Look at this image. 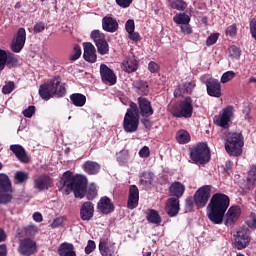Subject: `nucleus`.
Returning <instances> with one entry per match:
<instances>
[{
    "label": "nucleus",
    "mask_w": 256,
    "mask_h": 256,
    "mask_svg": "<svg viewBox=\"0 0 256 256\" xmlns=\"http://www.w3.org/2000/svg\"><path fill=\"white\" fill-rule=\"evenodd\" d=\"M59 183L61 185L60 191L64 195H69L73 191L74 197L77 199H83L86 195L88 201H93L97 197L96 188L90 187L87 191V178L83 175L76 174L74 176L73 172L68 170L63 173Z\"/></svg>",
    "instance_id": "1"
},
{
    "label": "nucleus",
    "mask_w": 256,
    "mask_h": 256,
    "mask_svg": "<svg viewBox=\"0 0 256 256\" xmlns=\"http://www.w3.org/2000/svg\"><path fill=\"white\" fill-rule=\"evenodd\" d=\"M231 203V199L229 196L222 193H216L212 196L209 202V213L208 219L214 225H221L223 223V219H225V213H227V209H229V205Z\"/></svg>",
    "instance_id": "2"
},
{
    "label": "nucleus",
    "mask_w": 256,
    "mask_h": 256,
    "mask_svg": "<svg viewBox=\"0 0 256 256\" xmlns=\"http://www.w3.org/2000/svg\"><path fill=\"white\" fill-rule=\"evenodd\" d=\"M224 141L225 151L230 157H239V155H243L245 138L241 132L226 131L224 133Z\"/></svg>",
    "instance_id": "3"
},
{
    "label": "nucleus",
    "mask_w": 256,
    "mask_h": 256,
    "mask_svg": "<svg viewBox=\"0 0 256 256\" xmlns=\"http://www.w3.org/2000/svg\"><path fill=\"white\" fill-rule=\"evenodd\" d=\"M171 115L177 119H191L193 117V98L186 96L172 108Z\"/></svg>",
    "instance_id": "4"
},
{
    "label": "nucleus",
    "mask_w": 256,
    "mask_h": 256,
    "mask_svg": "<svg viewBox=\"0 0 256 256\" xmlns=\"http://www.w3.org/2000/svg\"><path fill=\"white\" fill-rule=\"evenodd\" d=\"M129 109H131L138 117H151L155 110L153 109V105L149 99L140 96L137 99V103L130 102Z\"/></svg>",
    "instance_id": "5"
},
{
    "label": "nucleus",
    "mask_w": 256,
    "mask_h": 256,
    "mask_svg": "<svg viewBox=\"0 0 256 256\" xmlns=\"http://www.w3.org/2000/svg\"><path fill=\"white\" fill-rule=\"evenodd\" d=\"M190 158L192 161H195V163H200V165L209 163V161H211V152L207 143L202 142L193 147L190 152Z\"/></svg>",
    "instance_id": "6"
},
{
    "label": "nucleus",
    "mask_w": 256,
    "mask_h": 256,
    "mask_svg": "<svg viewBox=\"0 0 256 256\" xmlns=\"http://www.w3.org/2000/svg\"><path fill=\"white\" fill-rule=\"evenodd\" d=\"M13 187L7 174H0V204L7 205L13 201Z\"/></svg>",
    "instance_id": "7"
},
{
    "label": "nucleus",
    "mask_w": 256,
    "mask_h": 256,
    "mask_svg": "<svg viewBox=\"0 0 256 256\" xmlns=\"http://www.w3.org/2000/svg\"><path fill=\"white\" fill-rule=\"evenodd\" d=\"M140 117L131 108H128L123 119V129L125 133H137L139 131Z\"/></svg>",
    "instance_id": "8"
},
{
    "label": "nucleus",
    "mask_w": 256,
    "mask_h": 256,
    "mask_svg": "<svg viewBox=\"0 0 256 256\" xmlns=\"http://www.w3.org/2000/svg\"><path fill=\"white\" fill-rule=\"evenodd\" d=\"M90 38L95 43L99 55H109V43L105 39V34L99 30H93Z\"/></svg>",
    "instance_id": "9"
},
{
    "label": "nucleus",
    "mask_w": 256,
    "mask_h": 256,
    "mask_svg": "<svg viewBox=\"0 0 256 256\" xmlns=\"http://www.w3.org/2000/svg\"><path fill=\"white\" fill-rule=\"evenodd\" d=\"M211 199V186L204 185L200 187L194 194V202L197 209H203Z\"/></svg>",
    "instance_id": "10"
},
{
    "label": "nucleus",
    "mask_w": 256,
    "mask_h": 256,
    "mask_svg": "<svg viewBox=\"0 0 256 256\" xmlns=\"http://www.w3.org/2000/svg\"><path fill=\"white\" fill-rule=\"evenodd\" d=\"M235 115V108L233 106H227L223 109L221 115L214 117V123L222 129H229V123H231Z\"/></svg>",
    "instance_id": "11"
},
{
    "label": "nucleus",
    "mask_w": 256,
    "mask_h": 256,
    "mask_svg": "<svg viewBox=\"0 0 256 256\" xmlns=\"http://www.w3.org/2000/svg\"><path fill=\"white\" fill-rule=\"evenodd\" d=\"M37 251V243L31 238L19 240L18 253L23 256H31Z\"/></svg>",
    "instance_id": "12"
},
{
    "label": "nucleus",
    "mask_w": 256,
    "mask_h": 256,
    "mask_svg": "<svg viewBox=\"0 0 256 256\" xmlns=\"http://www.w3.org/2000/svg\"><path fill=\"white\" fill-rule=\"evenodd\" d=\"M25 41H27V32L25 28H19L14 40L11 43V51L13 53H21L25 47Z\"/></svg>",
    "instance_id": "13"
},
{
    "label": "nucleus",
    "mask_w": 256,
    "mask_h": 256,
    "mask_svg": "<svg viewBox=\"0 0 256 256\" xmlns=\"http://www.w3.org/2000/svg\"><path fill=\"white\" fill-rule=\"evenodd\" d=\"M234 245L238 249V251H241L243 249H246L249 247V243H251V237L249 236V230L242 229L239 230L234 236Z\"/></svg>",
    "instance_id": "14"
},
{
    "label": "nucleus",
    "mask_w": 256,
    "mask_h": 256,
    "mask_svg": "<svg viewBox=\"0 0 256 256\" xmlns=\"http://www.w3.org/2000/svg\"><path fill=\"white\" fill-rule=\"evenodd\" d=\"M100 77L102 83L106 85H115L117 83V75H115V72L111 68L107 67V64L100 65Z\"/></svg>",
    "instance_id": "15"
},
{
    "label": "nucleus",
    "mask_w": 256,
    "mask_h": 256,
    "mask_svg": "<svg viewBox=\"0 0 256 256\" xmlns=\"http://www.w3.org/2000/svg\"><path fill=\"white\" fill-rule=\"evenodd\" d=\"M53 187V178L47 174H41L34 180V189L38 191H48Z\"/></svg>",
    "instance_id": "16"
},
{
    "label": "nucleus",
    "mask_w": 256,
    "mask_h": 256,
    "mask_svg": "<svg viewBox=\"0 0 256 256\" xmlns=\"http://www.w3.org/2000/svg\"><path fill=\"white\" fill-rule=\"evenodd\" d=\"M206 91L209 97L219 98L223 93L221 92V82L215 78H209L206 80Z\"/></svg>",
    "instance_id": "17"
},
{
    "label": "nucleus",
    "mask_w": 256,
    "mask_h": 256,
    "mask_svg": "<svg viewBox=\"0 0 256 256\" xmlns=\"http://www.w3.org/2000/svg\"><path fill=\"white\" fill-rule=\"evenodd\" d=\"M83 59L87 63H97V49L91 42H84L83 44Z\"/></svg>",
    "instance_id": "18"
},
{
    "label": "nucleus",
    "mask_w": 256,
    "mask_h": 256,
    "mask_svg": "<svg viewBox=\"0 0 256 256\" xmlns=\"http://www.w3.org/2000/svg\"><path fill=\"white\" fill-rule=\"evenodd\" d=\"M39 96L44 101H49V99H53L55 97L53 90V79L48 80L44 84H41L38 90Z\"/></svg>",
    "instance_id": "19"
},
{
    "label": "nucleus",
    "mask_w": 256,
    "mask_h": 256,
    "mask_svg": "<svg viewBox=\"0 0 256 256\" xmlns=\"http://www.w3.org/2000/svg\"><path fill=\"white\" fill-rule=\"evenodd\" d=\"M186 187L185 184L181 183L180 181H174L168 188V192L170 198L172 199H181L183 195H185Z\"/></svg>",
    "instance_id": "20"
},
{
    "label": "nucleus",
    "mask_w": 256,
    "mask_h": 256,
    "mask_svg": "<svg viewBox=\"0 0 256 256\" xmlns=\"http://www.w3.org/2000/svg\"><path fill=\"white\" fill-rule=\"evenodd\" d=\"M95 215V206L92 202H84L80 207V219L82 221H91Z\"/></svg>",
    "instance_id": "21"
},
{
    "label": "nucleus",
    "mask_w": 256,
    "mask_h": 256,
    "mask_svg": "<svg viewBox=\"0 0 256 256\" xmlns=\"http://www.w3.org/2000/svg\"><path fill=\"white\" fill-rule=\"evenodd\" d=\"M195 87H197L195 80L183 82L181 85H178L174 90V97H181V95H191Z\"/></svg>",
    "instance_id": "22"
},
{
    "label": "nucleus",
    "mask_w": 256,
    "mask_h": 256,
    "mask_svg": "<svg viewBox=\"0 0 256 256\" xmlns=\"http://www.w3.org/2000/svg\"><path fill=\"white\" fill-rule=\"evenodd\" d=\"M97 209H99V211L103 213V215H109L113 213V211H115V204H113L111 198L103 196L97 203Z\"/></svg>",
    "instance_id": "23"
},
{
    "label": "nucleus",
    "mask_w": 256,
    "mask_h": 256,
    "mask_svg": "<svg viewBox=\"0 0 256 256\" xmlns=\"http://www.w3.org/2000/svg\"><path fill=\"white\" fill-rule=\"evenodd\" d=\"M10 151H12L20 163L27 164L29 161H31V158H29V155H27L25 148L19 144L10 145Z\"/></svg>",
    "instance_id": "24"
},
{
    "label": "nucleus",
    "mask_w": 256,
    "mask_h": 256,
    "mask_svg": "<svg viewBox=\"0 0 256 256\" xmlns=\"http://www.w3.org/2000/svg\"><path fill=\"white\" fill-rule=\"evenodd\" d=\"M179 203V199L177 198L170 197L166 200L165 209L169 217H177L179 215V211H181Z\"/></svg>",
    "instance_id": "25"
},
{
    "label": "nucleus",
    "mask_w": 256,
    "mask_h": 256,
    "mask_svg": "<svg viewBox=\"0 0 256 256\" xmlns=\"http://www.w3.org/2000/svg\"><path fill=\"white\" fill-rule=\"evenodd\" d=\"M52 85L54 90V97L60 99L64 95H67V84L61 82V77L54 76L52 78Z\"/></svg>",
    "instance_id": "26"
},
{
    "label": "nucleus",
    "mask_w": 256,
    "mask_h": 256,
    "mask_svg": "<svg viewBox=\"0 0 256 256\" xmlns=\"http://www.w3.org/2000/svg\"><path fill=\"white\" fill-rule=\"evenodd\" d=\"M139 206V188L136 185H131L129 188L127 207L131 210L137 209Z\"/></svg>",
    "instance_id": "27"
},
{
    "label": "nucleus",
    "mask_w": 256,
    "mask_h": 256,
    "mask_svg": "<svg viewBox=\"0 0 256 256\" xmlns=\"http://www.w3.org/2000/svg\"><path fill=\"white\" fill-rule=\"evenodd\" d=\"M122 69L125 73H135L139 69V60L135 55L126 57L122 62Z\"/></svg>",
    "instance_id": "28"
},
{
    "label": "nucleus",
    "mask_w": 256,
    "mask_h": 256,
    "mask_svg": "<svg viewBox=\"0 0 256 256\" xmlns=\"http://www.w3.org/2000/svg\"><path fill=\"white\" fill-rule=\"evenodd\" d=\"M225 225L226 227H231L239 219V207L232 206L228 209L226 215Z\"/></svg>",
    "instance_id": "29"
},
{
    "label": "nucleus",
    "mask_w": 256,
    "mask_h": 256,
    "mask_svg": "<svg viewBox=\"0 0 256 256\" xmlns=\"http://www.w3.org/2000/svg\"><path fill=\"white\" fill-rule=\"evenodd\" d=\"M57 253L59 256H77L75 246L72 243L63 242L58 247Z\"/></svg>",
    "instance_id": "30"
},
{
    "label": "nucleus",
    "mask_w": 256,
    "mask_h": 256,
    "mask_svg": "<svg viewBox=\"0 0 256 256\" xmlns=\"http://www.w3.org/2000/svg\"><path fill=\"white\" fill-rule=\"evenodd\" d=\"M102 28L107 33H115L117 29H119V23H117V20H115L113 17H104L102 19Z\"/></svg>",
    "instance_id": "31"
},
{
    "label": "nucleus",
    "mask_w": 256,
    "mask_h": 256,
    "mask_svg": "<svg viewBox=\"0 0 256 256\" xmlns=\"http://www.w3.org/2000/svg\"><path fill=\"white\" fill-rule=\"evenodd\" d=\"M132 87L135 88V91L138 93V95H149V83H147L145 80H134Z\"/></svg>",
    "instance_id": "32"
},
{
    "label": "nucleus",
    "mask_w": 256,
    "mask_h": 256,
    "mask_svg": "<svg viewBox=\"0 0 256 256\" xmlns=\"http://www.w3.org/2000/svg\"><path fill=\"white\" fill-rule=\"evenodd\" d=\"M82 169H84L85 173L88 175H97L99 171H101V165L97 162L86 161L84 162Z\"/></svg>",
    "instance_id": "33"
},
{
    "label": "nucleus",
    "mask_w": 256,
    "mask_h": 256,
    "mask_svg": "<svg viewBox=\"0 0 256 256\" xmlns=\"http://www.w3.org/2000/svg\"><path fill=\"white\" fill-rule=\"evenodd\" d=\"M146 219L148 223H151L152 225H161V215H159V212L155 209H149L148 213L146 215Z\"/></svg>",
    "instance_id": "34"
},
{
    "label": "nucleus",
    "mask_w": 256,
    "mask_h": 256,
    "mask_svg": "<svg viewBox=\"0 0 256 256\" xmlns=\"http://www.w3.org/2000/svg\"><path fill=\"white\" fill-rule=\"evenodd\" d=\"M70 101L75 107H83L87 103V97L81 93H74L70 95Z\"/></svg>",
    "instance_id": "35"
},
{
    "label": "nucleus",
    "mask_w": 256,
    "mask_h": 256,
    "mask_svg": "<svg viewBox=\"0 0 256 256\" xmlns=\"http://www.w3.org/2000/svg\"><path fill=\"white\" fill-rule=\"evenodd\" d=\"M176 25H189L191 23V17L185 13H178L173 17Z\"/></svg>",
    "instance_id": "36"
},
{
    "label": "nucleus",
    "mask_w": 256,
    "mask_h": 256,
    "mask_svg": "<svg viewBox=\"0 0 256 256\" xmlns=\"http://www.w3.org/2000/svg\"><path fill=\"white\" fill-rule=\"evenodd\" d=\"M168 5L176 11H185L187 9V2L185 0H168Z\"/></svg>",
    "instance_id": "37"
},
{
    "label": "nucleus",
    "mask_w": 256,
    "mask_h": 256,
    "mask_svg": "<svg viewBox=\"0 0 256 256\" xmlns=\"http://www.w3.org/2000/svg\"><path fill=\"white\" fill-rule=\"evenodd\" d=\"M176 141H178L180 145H185L191 141V135L185 130H180L176 133Z\"/></svg>",
    "instance_id": "38"
},
{
    "label": "nucleus",
    "mask_w": 256,
    "mask_h": 256,
    "mask_svg": "<svg viewBox=\"0 0 256 256\" xmlns=\"http://www.w3.org/2000/svg\"><path fill=\"white\" fill-rule=\"evenodd\" d=\"M19 65V59L15 54L6 51V66L10 69H13Z\"/></svg>",
    "instance_id": "39"
},
{
    "label": "nucleus",
    "mask_w": 256,
    "mask_h": 256,
    "mask_svg": "<svg viewBox=\"0 0 256 256\" xmlns=\"http://www.w3.org/2000/svg\"><path fill=\"white\" fill-rule=\"evenodd\" d=\"M14 179L17 184L21 185L25 183V181H28L29 173L23 172V171H17L14 175Z\"/></svg>",
    "instance_id": "40"
},
{
    "label": "nucleus",
    "mask_w": 256,
    "mask_h": 256,
    "mask_svg": "<svg viewBox=\"0 0 256 256\" xmlns=\"http://www.w3.org/2000/svg\"><path fill=\"white\" fill-rule=\"evenodd\" d=\"M151 183H153V176H151V173L143 172L140 177V184L144 185V187H149Z\"/></svg>",
    "instance_id": "41"
},
{
    "label": "nucleus",
    "mask_w": 256,
    "mask_h": 256,
    "mask_svg": "<svg viewBox=\"0 0 256 256\" xmlns=\"http://www.w3.org/2000/svg\"><path fill=\"white\" fill-rule=\"evenodd\" d=\"M99 251L102 256H111V249L106 241H101L99 243Z\"/></svg>",
    "instance_id": "42"
},
{
    "label": "nucleus",
    "mask_w": 256,
    "mask_h": 256,
    "mask_svg": "<svg viewBox=\"0 0 256 256\" xmlns=\"http://www.w3.org/2000/svg\"><path fill=\"white\" fill-rule=\"evenodd\" d=\"M228 51H229V55H230V57H232V59H239L241 57V48H239L235 45L230 46Z\"/></svg>",
    "instance_id": "43"
},
{
    "label": "nucleus",
    "mask_w": 256,
    "mask_h": 256,
    "mask_svg": "<svg viewBox=\"0 0 256 256\" xmlns=\"http://www.w3.org/2000/svg\"><path fill=\"white\" fill-rule=\"evenodd\" d=\"M81 57V46L79 44L74 45L72 54L70 55V61H77Z\"/></svg>",
    "instance_id": "44"
},
{
    "label": "nucleus",
    "mask_w": 256,
    "mask_h": 256,
    "mask_svg": "<svg viewBox=\"0 0 256 256\" xmlns=\"http://www.w3.org/2000/svg\"><path fill=\"white\" fill-rule=\"evenodd\" d=\"M194 208H195V197L189 196L185 200V209H186V211L191 213Z\"/></svg>",
    "instance_id": "45"
},
{
    "label": "nucleus",
    "mask_w": 256,
    "mask_h": 256,
    "mask_svg": "<svg viewBox=\"0 0 256 256\" xmlns=\"http://www.w3.org/2000/svg\"><path fill=\"white\" fill-rule=\"evenodd\" d=\"M38 231H39V228H37V226L34 224H30L24 227L25 234L29 235L30 237H33V235H35Z\"/></svg>",
    "instance_id": "46"
},
{
    "label": "nucleus",
    "mask_w": 256,
    "mask_h": 256,
    "mask_svg": "<svg viewBox=\"0 0 256 256\" xmlns=\"http://www.w3.org/2000/svg\"><path fill=\"white\" fill-rule=\"evenodd\" d=\"M232 79H235V72L227 71L221 76V83H229Z\"/></svg>",
    "instance_id": "47"
},
{
    "label": "nucleus",
    "mask_w": 256,
    "mask_h": 256,
    "mask_svg": "<svg viewBox=\"0 0 256 256\" xmlns=\"http://www.w3.org/2000/svg\"><path fill=\"white\" fill-rule=\"evenodd\" d=\"M219 39V33L210 34L206 40V47H211V45H215Z\"/></svg>",
    "instance_id": "48"
},
{
    "label": "nucleus",
    "mask_w": 256,
    "mask_h": 256,
    "mask_svg": "<svg viewBox=\"0 0 256 256\" xmlns=\"http://www.w3.org/2000/svg\"><path fill=\"white\" fill-rule=\"evenodd\" d=\"M7 51L0 48V71H3L6 67Z\"/></svg>",
    "instance_id": "49"
},
{
    "label": "nucleus",
    "mask_w": 256,
    "mask_h": 256,
    "mask_svg": "<svg viewBox=\"0 0 256 256\" xmlns=\"http://www.w3.org/2000/svg\"><path fill=\"white\" fill-rule=\"evenodd\" d=\"M226 35H229V37H236L237 36V24H232L226 28L225 31Z\"/></svg>",
    "instance_id": "50"
},
{
    "label": "nucleus",
    "mask_w": 256,
    "mask_h": 256,
    "mask_svg": "<svg viewBox=\"0 0 256 256\" xmlns=\"http://www.w3.org/2000/svg\"><path fill=\"white\" fill-rule=\"evenodd\" d=\"M97 246L95 245V241L93 240H88L87 242V246L85 247V253L86 255H91V253H93V251H95V248Z\"/></svg>",
    "instance_id": "51"
},
{
    "label": "nucleus",
    "mask_w": 256,
    "mask_h": 256,
    "mask_svg": "<svg viewBox=\"0 0 256 256\" xmlns=\"http://www.w3.org/2000/svg\"><path fill=\"white\" fill-rule=\"evenodd\" d=\"M247 225L249 229H256V214L251 213L248 220H247Z\"/></svg>",
    "instance_id": "52"
},
{
    "label": "nucleus",
    "mask_w": 256,
    "mask_h": 256,
    "mask_svg": "<svg viewBox=\"0 0 256 256\" xmlns=\"http://www.w3.org/2000/svg\"><path fill=\"white\" fill-rule=\"evenodd\" d=\"M248 181L252 183V185H256V166L252 167L249 171Z\"/></svg>",
    "instance_id": "53"
},
{
    "label": "nucleus",
    "mask_w": 256,
    "mask_h": 256,
    "mask_svg": "<svg viewBox=\"0 0 256 256\" xmlns=\"http://www.w3.org/2000/svg\"><path fill=\"white\" fill-rule=\"evenodd\" d=\"M13 89H15V83L9 82L5 86H3L2 93H4V95H9V93H11Z\"/></svg>",
    "instance_id": "54"
},
{
    "label": "nucleus",
    "mask_w": 256,
    "mask_h": 256,
    "mask_svg": "<svg viewBox=\"0 0 256 256\" xmlns=\"http://www.w3.org/2000/svg\"><path fill=\"white\" fill-rule=\"evenodd\" d=\"M142 118L140 119L142 125L145 127V129L150 130L151 127H153V122H151V119L146 116H141Z\"/></svg>",
    "instance_id": "55"
},
{
    "label": "nucleus",
    "mask_w": 256,
    "mask_h": 256,
    "mask_svg": "<svg viewBox=\"0 0 256 256\" xmlns=\"http://www.w3.org/2000/svg\"><path fill=\"white\" fill-rule=\"evenodd\" d=\"M125 30L127 33H132L135 31V21L133 19L126 21Z\"/></svg>",
    "instance_id": "56"
},
{
    "label": "nucleus",
    "mask_w": 256,
    "mask_h": 256,
    "mask_svg": "<svg viewBox=\"0 0 256 256\" xmlns=\"http://www.w3.org/2000/svg\"><path fill=\"white\" fill-rule=\"evenodd\" d=\"M22 113H23L24 117L31 119V117H33V115H35V106H29Z\"/></svg>",
    "instance_id": "57"
},
{
    "label": "nucleus",
    "mask_w": 256,
    "mask_h": 256,
    "mask_svg": "<svg viewBox=\"0 0 256 256\" xmlns=\"http://www.w3.org/2000/svg\"><path fill=\"white\" fill-rule=\"evenodd\" d=\"M128 38L131 41H135V43H139V41H141V35L139 34V32H128Z\"/></svg>",
    "instance_id": "58"
},
{
    "label": "nucleus",
    "mask_w": 256,
    "mask_h": 256,
    "mask_svg": "<svg viewBox=\"0 0 256 256\" xmlns=\"http://www.w3.org/2000/svg\"><path fill=\"white\" fill-rule=\"evenodd\" d=\"M45 31V22H37L34 25V33H43Z\"/></svg>",
    "instance_id": "59"
},
{
    "label": "nucleus",
    "mask_w": 256,
    "mask_h": 256,
    "mask_svg": "<svg viewBox=\"0 0 256 256\" xmlns=\"http://www.w3.org/2000/svg\"><path fill=\"white\" fill-rule=\"evenodd\" d=\"M151 155V150L147 146L142 147L139 150V156L142 157L143 159H147Z\"/></svg>",
    "instance_id": "60"
},
{
    "label": "nucleus",
    "mask_w": 256,
    "mask_h": 256,
    "mask_svg": "<svg viewBox=\"0 0 256 256\" xmlns=\"http://www.w3.org/2000/svg\"><path fill=\"white\" fill-rule=\"evenodd\" d=\"M148 70L150 71V73H158L159 64H157L155 61H150L148 64Z\"/></svg>",
    "instance_id": "61"
},
{
    "label": "nucleus",
    "mask_w": 256,
    "mask_h": 256,
    "mask_svg": "<svg viewBox=\"0 0 256 256\" xmlns=\"http://www.w3.org/2000/svg\"><path fill=\"white\" fill-rule=\"evenodd\" d=\"M116 3L119 7H122V9H127V7H130L131 3H133V0H116Z\"/></svg>",
    "instance_id": "62"
},
{
    "label": "nucleus",
    "mask_w": 256,
    "mask_h": 256,
    "mask_svg": "<svg viewBox=\"0 0 256 256\" xmlns=\"http://www.w3.org/2000/svg\"><path fill=\"white\" fill-rule=\"evenodd\" d=\"M250 33L256 41V19H252L250 22Z\"/></svg>",
    "instance_id": "63"
},
{
    "label": "nucleus",
    "mask_w": 256,
    "mask_h": 256,
    "mask_svg": "<svg viewBox=\"0 0 256 256\" xmlns=\"http://www.w3.org/2000/svg\"><path fill=\"white\" fill-rule=\"evenodd\" d=\"M183 25L184 26L180 27L182 33H185L186 35H191V33H193V28H191V25H189V23Z\"/></svg>",
    "instance_id": "64"
}]
</instances>
